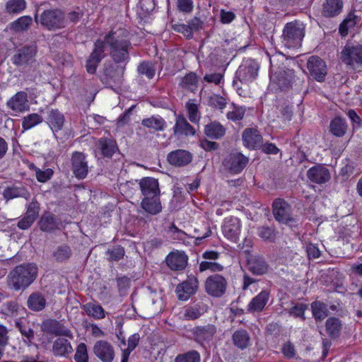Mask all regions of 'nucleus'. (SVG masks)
Wrapping results in <instances>:
<instances>
[{"label":"nucleus","mask_w":362,"mask_h":362,"mask_svg":"<svg viewBox=\"0 0 362 362\" xmlns=\"http://www.w3.org/2000/svg\"><path fill=\"white\" fill-rule=\"evenodd\" d=\"M104 45L110 47V54L116 63L122 62L129 58V49L131 42L129 39V32L124 28H112L107 34L104 40Z\"/></svg>","instance_id":"f257e3e1"},{"label":"nucleus","mask_w":362,"mask_h":362,"mask_svg":"<svg viewBox=\"0 0 362 362\" xmlns=\"http://www.w3.org/2000/svg\"><path fill=\"white\" fill-rule=\"evenodd\" d=\"M37 267L33 263L16 266L8 274L7 284L16 291L25 290L37 276Z\"/></svg>","instance_id":"f03ea898"},{"label":"nucleus","mask_w":362,"mask_h":362,"mask_svg":"<svg viewBox=\"0 0 362 362\" xmlns=\"http://www.w3.org/2000/svg\"><path fill=\"white\" fill-rule=\"evenodd\" d=\"M278 58L284 59L281 55L273 56L270 58L271 74L270 81L272 86L280 90L288 88L293 81L294 72L293 70L286 68L285 66H279L276 62Z\"/></svg>","instance_id":"7ed1b4c3"},{"label":"nucleus","mask_w":362,"mask_h":362,"mask_svg":"<svg viewBox=\"0 0 362 362\" xmlns=\"http://www.w3.org/2000/svg\"><path fill=\"white\" fill-rule=\"evenodd\" d=\"M305 28L302 23L294 21L288 23L283 30V42L288 48L298 47L304 37Z\"/></svg>","instance_id":"20e7f679"},{"label":"nucleus","mask_w":362,"mask_h":362,"mask_svg":"<svg viewBox=\"0 0 362 362\" xmlns=\"http://www.w3.org/2000/svg\"><path fill=\"white\" fill-rule=\"evenodd\" d=\"M343 63L353 69L362 66V45L358 43H346L340 53Z\"/></svg>","instance_id":"39448f33"},{"label":"nucleus","mask_w":362,"mask_h":362,"mask_svg":"<svg viewBox=\"0 0 362 362\" xmlns=\"http://www.w3.org/2000/svg\"><path fill=\"white\" fill-rule=\"evenodd\" d=\"M40 23L48 30L61 29L66 27L64 14L59 9L45 11L40 15Z\"/></svg>","instance_id":"423d86ee"},{"label":"nucleus","mask_w":362,"mask_h":362,"mask_svg":"<svg viewBox=\"0 0 362 362\" xmlns=\"http://www.w3.org/2000/svg\"><path fill=\"white\" fill-rule=\"evenodd\" d=\"M226 279L219 274L211 275L205 281L206 292L214 297L222 296L226 292Z\"/></svg>","instance_id":"0eeeda50"},{"label":"nucleus","mask_w":362,"mask_h":362,"mask_svg":"<svg viewBox=\"0 0 362 362\" xmlns=\"http://www.w3.org/2000/svg\"><path fill=\"white\" fill-rule=\"evenodd\" d=\"M273 215L279 223L288 224L293 221L291 207L285 200L276 199L272 204Z\"/></svg>","instance_id":"6e6552de"},{"label":"nucleus","mask_w":362,"mask_h":362,"mask_svg":"<svg viewBox=\"0 0 362 362\" xmlns=\"http://www.w3.org/2000/svg\"><path fill=\"white\" fill-rule=\"evenodd\" d=\"M37 47L35 45H26L17 49L13 57V62L18 66L30 65L35 61Z\"/></svg>","instance_id":"1a4fd4ad"},{"label":"nucleus","mask_w":362,"mask_h":362,"mask_svg":"<svg viewBox=\"0 0 362 362\" xmlns=\"http://www.w3.org/2000/svg\"><path fill=\"white\" fill-rule=\"evenodd\" d=\"M199 286V281L194 276H189L188 278L179 284L175 289L178 299L187 300L192 296L196 293Z\"/></svg>","instance_id":"9d476101"},{"label":"nucleus","mask_w":362,"mask_h":362,"mask_svg":"<svg viewBox=\"0 0 362 362\" xmlns=\"http://www.w3.org/2000/svg\"><path fill=\"white\" fill-rule=\"evenodd\" d=\"M249 159L240 153L230 154L223 161L224 167L232 174L240 173L248 163Z\"/></svg>","instance_id":"9b49d317"},{"label":"nucleus","mask_w":362,"mask_h":362,"mask_svg":"<svg viewBox=\"0 0 362 362\" xmlns=\"http://www.w3.org/2000/svg\"><path fill=\"white\" fill-rule=\"evenodd\" d=\"M71 170L78 179H84L88 173L86 156L81 152H74L71 157Z\"/></svg>","instance_id":"f8f14e48"},{"label":"nucleus","mask_w":362,"mask_h":362,"mask_svg":"<svg viewBox=\"0 0 362 362\" xmlns=\"http://www.w3.org/2000/svg\"><path fill=\"white\" fill-rule=\"evenodd\" d=\"M104 42L98 40L95 42L94 49L86 62V70L89 74H94L96 69L105 57Z\"/></svg>","instance_id":"ddd939ff"},{"label":"nucleus","mask_w":362,"mask_h":362,"mask_svg":"<svg viewBox=\"0 0 362 362\" xmlns=\"http://www.w3.org/2000/svg\"><path fill=\"white\" fill-rule=\"evenodd\" d=\"M307 68L310 74L318 81H322L327 74L325 62L318 57H310L307 63Z\"/></svg>","instance_id":"4468645a"},{"label":"nucleus","mask_w":362,"mask_h":362,"mask_svg":"<svg viewBox=\"0 0 362 362\" xmlns=\"http://www.w3.org/2000/svg\"><path fill=\"white\" fill-rule=\"evenodd\" d=\"M93 353L103 362H112L115 358L113 346L105 340H99L95 343Z\"/></svg>","instance_id":"2eb2a0df"},{"label":"nucleus","mask_w":362,"mask_h":362,"mask_svg":"<svg viewBox=\"0 0 362 362\" xmlns=\"http://www.w3.org/2000/svg\"><path fill=\"white\" fill-rule=\"evenodd\" d=\"M195 341L204 345L209 344L214 339L216 333V327L214 325H206L204 326H198L193 329L192 331Z\"/></svg>","instance_id":"dca6fc26"},{"label":"nucleus","mask_w":362,"mask_h":362,"mask_svg":"<svg viewBox=\"0 0 362 362\" xmlns=\"http://www.w3.org/2000/svg\"><path fill=\"white\" fill-rule=\"evenodd\" d=\"M6 105L16 113L28 111L30 108L28 94L24 91L16 93L7 101Z\"/></svg>","instance_id":"f3484780"},{"label":"nucleus","mask_w":362,"mask_h":362,"mask_svg":"<svg viewBox=\"0 0 362 362\" xmlns=\"http://www.w3.org/2000/svg\"><path fill=\"white\" fill-rule=\"evenodd\" d=\"M188 257L183 252H171L165 259L168 267L173 271H182L187 264Z\"/></svg>","instance_id":"a211bd4d"},{"label":"nucleus","mask_w":362,"mask_h":362,"mask_svg":"<svg viewBox=\"0 0 362 362\" xmlns=\"http://www.w3.org/2000/svg\"><path fill=\"white\" fill-rule=\"evenodd\" d=\"M167 159L170 165L176 167H182L192 162V154L188 151L177 149L169 153Z\"/></svg>","instance_id":"6ab92c4d"},{"label":"nucleus","mask_w":362,"mask_h":362,"mask_svg":"<svg viewBox=\"0 0 362 362\" xmlns=\"http://www.w3.org/2000/svg\"><path fill=\"white\" fill-rule=\"evenodd\" d=\"M308 179L316 184H323L330 179L329 170L322 165H315L307 171Z\"/></svg>","instance_id":"aec40b11"},{"label":"nucleus","mask_w":362,"mask_h":362,"mask_svg":"<svg viewBox=\"0 0 362 362\" xmlns=\"http://www.w3.org/2000/svg\"><path fill=\"white\" fill-rule=\"evenodd\" d=\"M139 189L143 197L160 195L159 182L157 179L146 177L140 180Z\"/></svg>","instance_id":"412c9836"},{"label":"nucleus","mask_w":362,"mask_h":362,"mask_svg":"<svg viewBox=\"0 0 362 362\" xmlns=\"http://www.w3.org/2000/svg\"><path fill=\"white\" fill-rule=\"evenodd\" d=\"M242 139L244 146L251 149L260 147L262 144V136L255 128L245 129L243 132Z\"/></svg>","instance_id":"4be33fe9"},{"label":"nucleus","mask_w":362,"mask_h":362,"mask_svg":"<svg viewBox=\"0 0 362 362\" xmlns=\"http://www.w3.org/2000/svg\"><path fill=\"white\" fill-rule=\"evenodd\" d=\"M224 235L233 242H235L240 233V222L236 217L226 218L223 226Z\"/></svg>","instance_id":"5701e85b"},{"label":"nucleus","mask_w":362,"mask_h":362,"mask_svg":"<svg viewBox=\"0 0 362 362\" xmlns=\"http://www.w3.org/2000/svg\"><path fill=\"white\" fill-rule=\"evenodd\" d=\"M160 196L143 197L140 204L141 209L150 215H157L160 213L163 207Z\"/></svg>","instance_id":"b1692460"},{"label":"nucleus","mask_w":362,"mask_h":362,"mask_svg":"<svg viewBox=\"0 0 362 362\" xmlns=\"http://www.w3.org/2000/svg\"><path fill=\"white\" fill-rule=\"evenodd\" d=\"M44 330L56 336H64L73 339V334L62 324L57 320H48L43 324Z\"/></svg>","instance_id":"393cba45"},{"label":"nucleus","mask_w":362,"mask_h":362,"mask_svg":"<svg viewBox=\"0 0 362 362\" xmlns=\"http://www.w3.org/2000/svg\"><path fill=\"white\" fill-rule=\"evenodd\" d=\"M47 305L45 295L40 291H35L30 294L27 300V307L32 311L40 312L43 310Z\"/></svg>","instance_id":"a878e982"},{"label":"nucleus","mask_w":362,"mask_h":362,"mask_svg":"<svg viewBox=\"0 0 362 362\" xmlns=\"http://www.w3.org/2000/svg\"><path fill=\"white\" fill-rule=\"evenodd\" d=\"M248 269L254 274L261 275L267 272L268 265L260 256L250 255L247 257Z\"/></svg>","instance_id":"bb28decb"},{"label":"nucleus","mask_w":362,"mask_h":362,"mask_svg":"<svg viewBox=\"0 0 362 362\" xmlns=\"http://www.w3.org/2000/svg\"><path fill=\"white\" fill-rule=\"evenodd\" d=\"M33 25V18L30 16H23L10 23L7 29L13 33H24L28 31Z\"/></svg>","instance_id":"cd10ccee"},{"label":"nucleus","mask_w":362,"mask_h":362,"mask_svg":"<svg viewBox=\"0 0 362 362\" xmlns=\"http://www.w3.org/2000/svg\"><path fill=\"white\" fill-rule=\"evenodd\" d=\"M269 292L267 290L262 291L250 302L247 305V311L250 313L262 311L269 300Z\"/></svg>","instance_id":"c85d7f7f"},{"label":"nucleus","mask_w":362,"mask_h":362,"mask_svg":"<svg viewBox=\"0 0 362 362\" xmlns=\"http://www.w3.org/2000/svg\"><path fill=\"white\" fill-rule=\"evenodd\" d=\"M38 225L42 231L52 232L59 228V222L53 214L46 212L40 218Z\"/></svg>","instance_id":"c756f323"},{"label":"nucleus","mask_w":362,"mask_h":362,"mask_svg":"<svg viewBox=\"0 0 362 362\" xmlns=\"http://www.w3.org/2000/svg\"><path fill=\"white\" fill-rule=\"evenodd\" d=\"M73 348L71 343L64 338H57L52 345V352L54 356H66L71 354Z\"/></svg>","instance_id":"7c9ffc66"},{"label":"nucleus","mask_w":362,"mask_h":362,"mask_svg":"<svg viewBox=\"0 0 362 362\" xmlns=\"http://www.w3.org/2000/svg\"><path fill=\"white\" fill-rule=\"evenodd\" d=\"M141 124L153 132L164 131L166 127L165 119L160 116H151L142 119Z\"/></svg>","instance_id":"2f4dec72"},{"label":"nucleus","mask_w":362,"mask_h":362,"mask_svg":"<svg viewBox=\"0 0 362 362\" xmlns=\"http://www.w3.org/2000/svg\"><path fill=\"white\" fill-rule=\"evenodd\" d=\"M47 119L53 132L61 130L64 124V117L58 110H50Z\"/></svg>","instance_id":"473e14b6"},{"label":"nucleus","mask_w":362,"mask_h":362,"mask_svg":"<svg viewBox=\"0 0 362 362\" xmlns=\"http://www.w3.org/2000/svg\"><path fill=\"white\" fill-rule=\"evenodd\" d=\"M342 8L341 0H326L323 4L322 14L325 17H334L341 13Z\"/></svg>","instance_id":"72a5a7b5"},{"label":"nucleus","mask_w":362,"mask_h":362,"mask_svg":"<svg viewBox=\"0 0 362 362\" xmlns=\"http://www.w3.org/2000/svg\"><path fill=\"white\" fill-rule=\"evenodd\" d=\"M258 70L257 64L251 62L249 65L240 66L238 74L242 81L247 82L256 78Z\"/></svg>","instance_id":"f704fd0d"},{"label":"nucleus","mask_w":362,"mask_h":362,"mask_svg":"<svg viewBox=\"0 0 362 362\" xmlns=\"http://www.w3.org/2000/svg\"><path fill=\"white\" fill-rule=\"evenodd\" d=\"M173 131L175 134L194 135L195 134L194 128L187 122L185 117L181 115L177 116Z\"/></svg>","instance_id":"c9c22d12"},{"label":"nucleus","mask_w":362,"mask_h":362,"mask_svg":"<svg viewBox=\"0 0 362 362\" xmlns=\"http://www.w3.org/2000/svg\"><path fill=\"white\" fill-rule=\"evenodd\" d=\"M98 146L103 156L111 158L118 150L116 142L111 139L101 138L98 141Z\"/></svg>","instance_id":"e433bc0d"},{"label":"nucleus","mask_w":362,"mask_h":362,"mask_svg":"<svg viewBox=\"0 0 362 362\" xmlns=\"http://www.w3.org/2000/svg\"><path fill=\"white\" fill-rule=\"evenodd\" d=\"M327 334L332 339L338 338L341 333L342 324L341 320L337 317H329L325 324Z\"/></svg>","instance_id":"4c0bfd02"},{"label":"nucleus","mask_w":362,"mask_h":362,"mask_svg":"<svg viewBox=\"0 0 362 362\" xmlns=\"http://www.w3.org/2000/svg\"><path fill=\"white\" fill-rule=\"evenodd\" d=\"M3 195L7 199L17 197L30 198L29 192L23 186H12L4 189Z\"/></svg>","instance_id":"58836bf2"},{"label":"nucleus","mask_w":362,"mask_h":362,"mask_svg":"<svg viewBox=\"0 0 362 362\" xmlns=\"http://www.w3.org/2000/svg\"><path fill=\"white\" fill-rule=\"evenodd\" d=\"M204 132L207 136L218 139L224 136L226 129L219 122H212L205 126Z\"/></svg>","instance_id":"ea45409f"},{"label":"nucleus","mask_w":362,"mask_h":362,"mask_svg":"<svg viewBox=\"0 0 362 362\" xmlns=\"http://www.w3.org/2000/svg\"><path fill=\"white\" fill-rule=\"evenodd\" d=\"M329 129L333 135L337 137L343 136L347 130V124L345 119L340 117L334 118L330 122Z\"/></svg>","instance_id":"a19ab883"},{"label":"nucleus","mask_w":362,"mask_h":362,"mask_svg":"<svg viewBox=\"0 0 362 362\" xmlns=\"http://www.w3.org/2000/svg\"><path fill=\"white\" fill-rule=\"evenodd\" d=\"M232 339L235 346L240 349H244L249 345L250 337L246 330L240 329L233 333Z\"/></svg>","instance_id":"79ce46f5"},{"label":"nucleus","mask_w":362,"mask_h":362,"mask_svg":"<svg viewBox=\"0 0 362 362\" xmlns=\"http://www.w3.org/2000/svg\"><path fill=\"white\" fill-rule=\"evenodd\" d=\"M26 6L25 0H8L5 5V11L9 15H17L22 13Z\"/></svg>","instance_id":"37998d69"},{"label":"nucleus","mask_w":362,"mask_h":362,"mask_svg":"<svg viewBox=\"0 0 362 362\" xmlns=\"http://www.w3.org/2000/svg\"><path fill=\"white\" fill-rule=\"evenodd\" d=\"M86 313L95 320L103 319L105 317V310L103 307L98 304L88 303L83 306Z\"/></svg>","instance_id":"c03bdc74"},{"label":"nucleus","mask_w":362,"mask_h":362,"mask_svg":"<svg viewBox=\"0 0 362 362\" xmlns=\"http://www.w3.org/2000/svg\"><path fill=\"white\" fill-rule=\"evenodd\" d=\"M72 255L71 249L66 245L58 246L52 253V257L57 262H63L68 260Z\"/></svg>","instance_id":"a18cd8bd"},{"label":"nucleus","mask_w":362,"mask_h":362,"mask_svg":"<svg viewBox=\"0 0 362 362\" xmlns=\"http://www.w3.org/2000/svg\"><path fill=\"white\" fill-rule=\"evenodd\" d=\"M313 314L316 320H322L328 315L327 305L321 302L315 301L311 305Z\"/></svg>","instance_id":"49530a36"},{"label":"nucleus","mask_w":362,"mask_h":362,"mask_svg":"<svg viewBox=\"0 0 362 362\" xmlns=\"http://www.w3.org/2000/svg\"><path fill=\"white\" fill-rule=\"evenodd\" d=\"M200 354L196 350H191L184 354H178L175 358V362H200Z\"/></svg>","instance_id":"de8ad7c7"},{"label":"nucleus","mask_w":362,"mask_h":362,"mask_svg":"<svg viewBox=\"0 0 362 362\" xmlns=\"http://www.w3.org/2000/svg\"><path fill=\"white\" fill-rule=\"evenodd\" d=\"M137 70L139 75L145 76L148 79L152 78L156 73L155 64L149 62L141 63Z\"/></svg>","instance_id":"09e8293b"},{"label":"nucleus","mask_w":362,"mask_h":362,"mask_svg":"<svg viewBox=\"0 0 362 362\" xmlns=\"http://www.w3.org/2000/svg\"><path fill=\"white\" fill-rule=\"evenodd\" d=\"M42 118L40 115L36 113L30 114L23 118L22 127L24 129L27 130L31 129L34 126L41 123Z\"/></svg>","instance_id":"8fccbe9b"},{"label":"nucleus","mask_w":362,"mask_h":362,"mask_svg":"<svg viewBox=\"0 0 362 362\" xmlns=\"http://www.w3.org/2000/svg\"><path fill=\"white\" fill-rule=\"evenodd\" d=\"M197 77L194 73L187 74L181 81L180 85L182 88L193 91L197 88Z\"/></svg>","instance_id":"3c124183"},{"label":"nucleus","mask_w":362,"mask_h":362,"mask_svg":"<svg viewBox=\"0 0 362 362\" xmlns=\"http://www.w3.org/2000/svg\"><path fill=\"white\" fill-rule=\"evenodd\" d=\"M356 24V16L354 14H349L339 26V33L342 36L347 35L349 28H353Z\"/></svg>","instance_id":"603ef678"},{"label":"nucleus","mask_w":362,"mask_h":362,"mask_svg":"<svg viewBox=\"0 0 362 362\" xmlns=\"http://www.w3.org/2000/svg\"><path fill=\"white\" fill-rule=\"evenodd\" d=\"M223 269V267L213 261H203L199 264V271L203 272L206 270H209L212 272H221Z\"/></svg>","instance_id":"864d4df0"},{"label":"nucleus","mask_w":362,"mask_h":362,"mask_svg":"<svg viewBox=\"0 0 362 362\" xmlns=\"http://www.w3.org/2000/svg\"><path fill=\"white\" fill-rule=\"evenodd\" d=\"M76 362H88V356L87 346L84 343H81L77 346L76 354L74 355Z\"/></svg>","instance_id":"5fc2aeb1"},{"label":"nucleus","mask_w":362,"mask_h":362,"mask_svg":"<svg viewBox=\"0 0 362 362\" xmlns=\"http://www.w3.org/2000/svg\"><path fill=\"white\" fill-rule=\"evenodd\" d=\"M245 109L243 107L233 106V110L227 113V118L232 121L241 120L245 115Z\"/></svg>","instance_id":"6e6d98bb"},{"label":"nucleus","mask_w":362,"mask_h":362,"mask_svg":"<svg viewBox=\"0 0 362 362\" xmlns=\"http://www.w3.org/2000/svg\"><path fill=\"white\" fill-rule=\"evenodd\" d=\"M40 212V204L39 203L33 199L28 206L25 215L35 221L37 218Z\"/></svg>","instance_id":"4d7b16f0"},{"label":"nucleus","mask_w":362,"mask_h":362,"mask_svg":"<svg viewBox=\"0 0 362 362\" xmlns=\"http://www.w3.org/2000/svg\"><path fill=\"white\" fill-rule=\"evenodd\" d=\"M259 236L264 240L273 242L276 238L274 230L269 227L262 226L258 229Z\"/></svg>","instance_id":"13d9d810"},{"label":"nucleus","mask_w":362,"mask_h":362,"mask_svg":"<svg viewBox=\"0 0 362 362\" xmlns=\"http://www.w3.org/2000/svg\"><path fill=\"white\" fill-rule=\"evenodd\" d=\"M186 107L188 111V116L189 120L192 122H197L199 119L197 105L192 102V100H189L186 103Z\"/></svg>","instance_id":"bf43d9fd"},{"label":"nucleus","mask_w":362,"mask_h":362,"mask_svg":"<svg viewBox=\"0 0 362 362\" xmlns=\"http://www.w3.org/2000/svg\"><path fill=\"white\" fill-rule=\"evenodd\" d=\"M16 326L18 327L21 333L24 336L27 340L25 341L28 344H31L34 339V331L29 327L21 325L19 322L16 323Z\"/></svg>","instance_id":"052dcab7"},{"label":"nucleus","mask_w":362,"mask_h":362,"mask_svg":"<svg viewBox=\"0 0 362 362\" xmlns=\"http://www.w3.org/2000/svg\"><path fill=\"white\" fill-rule=\"evenodd\" d=\"M110 261H118L121 259L124 255V248L122 247H116L112 249H109L107 251Z\"/></svg>","instance_id":"680f3d73"},{"label":"nucleus","mask_w":362,"mask_h":362,"mask_svg":"<svg viewBox=\"0 0 362 362\" xmlns=\"http://www.w3.org/2000/svg\"><path fill=\"white\" fill-rule=\"evenodd\" d=\"M53 175V170L50 168H47L45 170H41L39 168H35V175L37 180L40 182H45L49 180Z\"/></svg>","instance_id":"e2e57ef3"},{"label":"nucleus","mask_w":362,"mask_h":362,"mask_svg":"<svg viewBox=\"0 0 362 362\" xmlns=\"http://www.w3.org/2000/svg\"><path fill=\"white\" fill-rule=\"evenodd\" d=\"M209 103L210 105L218 109H223L226 105V99L218 95H211L209 98Z\"/></svg>","instance_id":"0e129e2a"},{"label":"nucleus","mask_w":362,"mask_h":362,"mask_svg":"<svg viewBox=\"0 0 362 362\" xmlns=\"http://www.w3.org/2000/svg\"><path fill=\"white\" fill-rule=\"evenodd\" d=\"M282 353L287 358H292L296 356V349L290 341H287L282 346Z\"/></svg>","instance_id":"69168bd1"},{"label":"nucleus","mask_w":362,"mask_h":362,"mask_svg":"<svg viewBox=\"0 0 362 362\" xmlns=\"http://www.w3.org/2000/svg\"><path fill=\"white\" fill-rule=\"evenodd\" d=\"M160 303V297L155 294L152 296V298H151V299H149L148 305L152 310V312L153 313H158L161 309Z\"/></svg>","instance_id":"338daca9"},{"label":"nucleus","mask_w":362,"mask_h":362,"mask_svg":"<svg viewBox=\"0 0 362 362\" xmlns=\"http://www.w3.org/2000/svg\"><path fill=\"white\" fill-rule=\"evenodd\" d=\"M177 6L180 11L185 13H189L193 9L192 0H177Z\"/></svg>","instance_id":"774afa93"}]
</instances>
